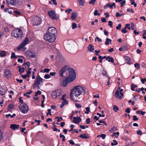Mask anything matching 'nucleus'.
<instances>
[{
	"label": "nucleus",
	"mask_w": 146,
	"mask_h": 146,
	"mask_svg": "<svg viewBox=\"0 0 146 146\" xmlns=\"http://www.w3.org/2000/svg\"><path fill=\"white\" fill-rule=\"evenodd\" d=\"M87 48L88 49V50L89 52H94L93 51L94 49V46L91 44H89Z\"/></svg>",
	"instance_id": "18"
},
{
	"label": "nucleus",
	"mask_w": 146,
	"mask_h": 146,
	"mask_svg": "<svg viewBox=\"0 0 146 146\" xmlns=\"http://www.w3.org/2000/svg\"><path fill=\"white\" fill-rule=\"evenodd\" d=\"M79 3V5H80L83 6L84 3V0H78Z\"/></svg>",
	"instance_id": "30"
},
{
	"label": "nucleus",
	"mask_w": 146,
	"mask_h": 146,
	"mask_svg": "<svg viewBox=\"0 0 146 146\" xmlns=\"http://www.w3.org/2000/svg\"><path fill=\"white\" fill-rule=\"evenodd\" d=\"M121 24H119L118 25V26L116 27V29L117 30L120 29L121 27Z\"/></svg>",
	"instance_id": "58"
},
{
	"label": "nucleus",
	"mask_w": 146,
	"mask_h": 146,
	"mask_svg": "<svg viewBox=\"0 0 146 146\" xmlns=\"http://www.w3.org/2000/svg\"><path fill=\"white\" fill-rule=\"evenodd\" d=\"M111 40L109 38H107L106 39V41L105 42V44L106 45H108L110 43H111Z\"/></svg>",
	"instance_id": "25"
},
{
	"label": "nucleus",
	"mask_w": 146,
	"mask_h": 146,
	"mask_svg": "<svg viewBox=\"0 0 146 146\" xmlns=\"http://www.w3.org/2000/svg\"><path fill=\"white\" fill-rule=\"evenodd\" d=\"M101 74L104 76H105L106 77H108V75L107 74L106 72L104 71L103 72L101 73Z\"/></svg>",
	"instance_id": "53"
},
{
	"label": "nucleus",
	"mask_w": 146,
	"mask_h": 146,
	"mask_svg": "<svg viewBox=\"0 0 146 146\" xmlns=\"http://www.w3.org/2000/svg\"><path fill=\"white\" fill-rule=\"evenodd\" d=\"M134 66L135 67L137 68V69L138 70L140 67L139 64L138 63H135L134 64Z\"/></svg>",
	"instance_id": "38"
},
{
	"label": "nucleus",
	"mask_w": 146,
	"mask_h": 146,
	"mask_svg": "<svg viewBox=\"0 0 146 146\" xmlns=\"http://www.w3.org/2000/svg\"><path fill=\"white\" fill-rule=\"evenodd\" d=\"M51 109H48V112L46 114L47 115H48L49 114H50V115H51Z\"/></svg>",
	"instance_id": "54"
},
{
	"label": "nucleus",
	"mask_w": 146,
	"mask_h": 146,
	"mask_svg": "<svg viewBox=\"0 0 146 146\" xmlns=\"http://www.w3.org/2000/svg\"><path fill=\"white\" fill-rule=\"evenodd\" d=\"M100 135L103 139H104L106 137V135L103 134H101Z\"/></svg>",
	"instance_id": "61"
},
{
	"label": "nucleus",
	"mask_w": 146,
	"mask_h": 146,
	"mask_svg": "<svg viewBox=\"0 0 146 146\" xmlns=\"http://www.w3.org/2000/svg\"><path fill=\"white\" fill-rule=\"evenodd\" d=\"M35 82L33 85V88H35L36 87H38L39 88L38 85L43 83V79L40 76H37L35 80Z\"/></svg>",
	"instance_id": "8"
},
{
	"label": "nucleus",
	"mask_w": 146,
	"mask_h": 146,
	"mask_svg": "<svg viewBox=\"0 0 146 146\" xmlns=\"http://www.w3.org/2000/svg\"><path fill=\"white\" fill-rule=\"evenodd\" d=\"M145 35L146 36V33H143V38L144 39H146V36H145Z\"/></svg>",
	"instance_id": "64"
},
{
	"label": "nucleus",
	"mask_w": 146,
	"mask_h": 146,
	"mask_svg": "<svg viewBox=\"0 0 146 146\" xmlns=\"http://www.w3.org/2000/svg\"><path fill=\"white\" fill-rule=\"evenodd\" d=\"M14 108V106L12 104H9L8 105V109L9 110L13 109Z\"/></svg>",
	"instance_id": "29"
},
{
	"label": "nucleus",
	"mask_w": 146,
	"mask_h": 146,
	"mask_svg": "<svg viewBox=\"0 0 146 146\" xmlns=\"http://www.w3.org/2000/svg\"><path fill=\"white\" fill-rule=\"evenodd\" d=\"M41 20L40 18L37 16H34L33 20V24L34 25H37L41 23Z\"/></svg>",
	"instance_id": "9"
},
{
	"label": "nucleus",
	"mask_w": 146,
	"mask_h": 146,
	"mask_svg": "<svg viewBox=\"0 0 146 146\" xmlns=\"http://www.w3.org/2000/svg\"><path fill=\"white\" fill-rule=\"evenodd\" d=\"M60 138H62V137H63V138H62V141H65V136L64 135H63L61 133H60Z\"/></svg>",
	"instance_id": "40"
},
{
	"label": "nucleus",
	"mask_w": 146,
	"mask_h": 146,
	"mask_svg": "<svg viewBox=\"0 0 146 146\" xmlns=\"http://www.w3.org/2000/svg\"><path fill=\"white\" fill-rule=\"evenodd\" d=\"M136 113L137 114H141L142 115H143L145 113V112H143L141 111L138 110L136 111Z\"/></svg>",
	"instance_id": "33"
},
{
	"label": "nucleus",
	"mask_w": 146,
	"mask_h": 146,
	"mask_svg": "<svg viewBox=\"0 0 146 146\" xmlns=\"http://www.w3.org/2000/svg\"><path fill=\"white\" fill-rule=\"evenodd\" d=\"M68 103V102L66 100H64L62 102V103L61 105H60V108H62L65 105V104H67Z\"/></svg>",
	"instance_id": "27"
},
{
	"label": "nucleus",
	"mask_w": 146,
	"mask_h": 146,
	"mask_svg": "<svg viewBox=\"0 0 146 146\" xmlns=\"http://www.w3.org/2000/svg\"><path fill=\"white\" fill-rule=\"evenodd\" d=\"M16 114L15 113H13L12 115H11L10 114H8L6 115V116L7 117H9V116H10L11 118H12L16 116Z\"/></svg>",
	"instance_id": "35"
},
{
	"label": "nucleus",
	"mask_w": 146,
	"mask_h": 146,
	"mask_svg": "<svg viewBox=\"0 0 146 146\" xmlns=\"http://www.w3.org/2000/svg\"><path fill=\"white\" fill-rule=\"evenodd\" d=\"M57 96H59V94H57V91H54L52 93L51 96L53 98H56Z\"/></svg>",
	"instance_id": "19"
},
{
	"label": "nucleus",
	"mask_w": 146,
	"mask_h": 146,
	"mask_svg": "<svg viewBox=\"0 0 146 146\" xmlns=\"http://www.w3.org/2000/svg\"><path fill=\"white\" fill-rule=\"evenodd\" d=\"M19 127V125H17L15 124H13L10 125V128L13 130L18 129Z\"/></svg>",
	"instance_id": "15"
},
{
	"label": "nucleus",
	"mask_w": 146,
	"mask_h": 146,
	"mask_svg": "<svg viewBox=\"0 0 146 146\" xmlns=\"http://www.w3.org/2000/svg\"><path fill=\"white\" fill-rule=\"evenodd\" d=\"M50 70L49 69L45 68L44 70V72L45 73H48L49 72Z\"/></svg>",
	"instance_id": "52"
},
{
	"label": "nucleus",
	"mask_w": 146,
	"mask_h": 146,
	"mask_svg": "<svg viewBox=\"0 0 146 146\" xmlns=\"http://www.w3.org/2000/svg\"><path fill=\"white\" fill-rule=\"evenodd\" d=\"M137 133L138 135H142V132L140 130H139L138 131H137Z\"/></svg>",
	"instance_id": "46"
},
{
	"label": "nucleus",
	"mask_w": 146,
	"mask_h": 146,
	"mask_svg": "<svg viewBox=\"0 0 146 146\" xmlns=\"http://www.w3.org/2000/svg\"><path fill=\"white\" fill-rule=\"evenodd\" d=\"M108 25L110 26V27H112V24H113V23L112 21H108Z\"/></svg>",
	"instance_id": "56"
},
{
	"label": "nucleus",
	"mask_w": 146,
	"mask_h": 146,
	"mask_svg": "<svg viewBox=\"0 0 146 146\" xmlns=\"http://www.w3.org/2000/svg\"><path fill=\"white\" fill-rule=\"evenodd\" d=\"M48 33L54 35L55 36H56V35H57V30L55 28L53 27H49L48 30Z\"/></svg>",
	"instance_id": "11"
},
{
	"label": "nucleus",
	"mask_w": 146,
	"mask_h": 146,
	"mask_svg": "<svg viewBox=\"0 0 146 146\" xmlns=\"http://www.w3.org/2000/svg\"><path fill=\"white\" fill-rule=\"evenodd\" d=\"M6 54V52L3 50L1 51L0 52V55L1 57H3L5 56Z\"/></svg>",
	"instance_id": "26"
},
{
	"label": "nucleus",
	"mask_w": 146,
	"mask_h": 146,
	"mask_svg": "<svg viewBox=\"0 0 146 146\" xmlns=\"http://www.w3.org/2000/svg\"><path fill=\"white\" fill-rule=\"evenodd\" d=\"M11 55V58H16L17 57H19V56H18L15 55V53L13 52H12ZM19 57H22V56H19Z\"/></svg>",
	"instance_id": "23"
},
{
	"label": "nucleus",
	"mask_w": 146,
	"mask_h": 146,
	"mask_svg": "<svg viewBox=\"0 0 146 146\" xmlns=\"http://www.w3.org/2000/svg\"><path fill=\"white\" fill-rule=\"evenodd\" d=\"M56 38V36L48 33H46L44 36V39L50 42H54Z\"/></svg>",
	"instance_id": "4"
},
{
	"label": "nucleus",
	"mask_w": 146,
	"mask_h": 146,
	"mask_svg": "<svg viewBox=\"0 0 146 146\" xmlns=\"http://www.w3.org/2000/svg\"><path fill=\"white\" fill-rule=\"evenodd\" d=\"M79 137L85 139H87L89 138V136H87L85 134H82L79 136Z\"/></svg>",
	"instance_id": "20"
},
{
	"label": "nucleus",
	"mask_w": 146,
	"mask_h": 146,
	"mask_svg": "<svg viewBox=\"0 0 146 146\" xmlns=\"http://www.w3.org/2000/svg\"><path fill=\"white\" fill-rule=\"evenodd\" d=\"M90 108L89 107H87L86 108V111L85 112V113L86 114H88L90 111Z\"/></svg>",
	"instance_id": "37"
},
{
	"label": "nucleus",
	"mask_w": 146,
	"mask_h": 146,
	"mask_svg": "<svg viewBox=\"0 0 146 146\" xmlns=\"http://www.w3.org/2000/svg\"><path fill=\"white\" fill-rule=\"evenodd\" d=\"M77 17L76 13L75 12H72V13L71 18L73 20H75Z\"/></svg>",
	"instance_id": "21"
},
{
	"label": "nucleus",
	"mask_w": 146,
	"mask_h": 146,
	"mask_svg": "<svg viewBox=\"0 0 146 146\" xmlns=\"http://www.w3.org/2000/svg\"><path fill=\"white\" fill-rule=\"evenodd\" d=\"M114 96L116 98H119L120 99H121L123 96L120 94L119 91L118 90L115 92Z\"/></svg>",
	"instance_id": "17"
},
{
	"label": "nucleus",
	"mask_w": 146,
	"mask_h": 146,
	"mask_svg": "<svg viewBox=\"0 0 146 146\" xmlns=\"http://www.w3.org/2000/svg\"><path fill=\"white\" fill-rule=\"evenodd\" d=\"M26 55L28 58H34L35 57V55L31 51H28L27 52Z\"/></svg>",
	"instance_id": "14"
},
{
	"label": "nucleus",
	"mask_w": 146,
	"mask_h": 146,
	"mask_svg": "<svg viewBox=\"0 0 146 146\" xmlns=\"http://www.w3.org/2000/svg\"><path fill=\"white\" fill-rule=\"evenodd\" d=\"M7 90L5 87H0V94L2 96L4 95Z\"/></svg>",
	"instance_id": "12"
},
{
	"label": "nucleus",
	"mask_w": 146,
	"mask_h": 146,
	"mask_svg": "<svg viewBox=\"0 0 146 146\" xmlns=\"http://www.w3.org/2000/svg\"><path fill=\"white\" fill-rule=\"evenodd\" d=\"M126 1L125 0L123 1L122 2L120 3L121 4V7H122L123 5H124L125 4V3Z\"/></svg>",
	"instance_id": "60"
},
{
	"label": "nucleus",
	"mask_w": 146,
	"mask_h": 146,
	"mask_svg": "<svg viewBox=\"0 0 146 146\" xmlns=\"http://www.w3.org/2000/svg\"><path fill=\"white\" fill-rule=\"evenodd\" d=\"M121 31L123 33H126L127 32V31L126 29H122L121 30Z\"/></svg>",
	"instance_id": "62"
},
{
	"label": "nucleus",
	"mask_w": 146,
	"mask_h": 146,
	"mask_svg": "<svg viewBox=\"0 0 146 146\" xmlns=\"http://www.w3.org/2000/svg\"><path fill=\"white\" fill-rule=\"evenodd\" d=\"M41 93V92L39 90H38L35 93V96H36L40 94Z\"/></svg>",
	"instance_id": "44"
},
{
	"label": "nucleus",
	"mask_w": 146,
	"mask_h": 146,
	"mask_svg": "<svg viewBox=\"0 0 146 146\" xmlns=\"http://www.w3.org/2000/svg\"><path fill=\"white\" fill-rule=\"evenodd\" d=\"M3 133L2 131L0 130V141L3 139Z\"/></svg>",
	"instance_id": "36"
},
{
	"label": "nucleus",
	"mask_w": 146,
	"mask_h": 146,
	"mask_svg": "<svg viewBox=\"0 0 146 146\" xmlns=\"http://www.w3.org/2000/svg\"><path fill=\"white\" fill-rule=\"evenodd\" d=\"M96 1V0H91L89 2V4H90L94 5Z\"/></svg>",
	"instance_id": "43"
},
{
	"label": "nucleus",
	"mask_w": 146,
	"mask_h": 146,
	"mask_svg": "<svg viewBox=\"0 0 146 146\" xmlns=\"http://www.w3.org/2000/svg\"><path fill=\"white\" fill-rule=\"evenodd\" d=\"M137 87V85L133 84H131V90L132 91H134V89Z\"/></svg>",
	"instance_id": "32"
},
{
	"label": "nucleus",
	"mask_w": 146,
	"mask_h": 146,
	"mask_svg": "<svg viewBox=\"0 0 146 146\" xmlns=\"http://www.w3.org/2000/svg\"><path fill=\"white\" fill-rule=\"evenodd\" d=\"M133 121H136L138 120V118L137 117L136 115H133Z\"/></svg>",
	"instance_id": "47"
},
{
	"label": "nucleus",
	"mask_w": 146,
	"mask_h": 146,
	"mask_svg": "<svg viewBox=\"0 0 146 146\" xmlns=\"http://www.w3.org/2000/svg\"><path fill=\"white\" fill-rule=\"evenodd\" d=\"M22 98L21 97H20L19 99V102L21 104H23V101L22 99Z\"/></svg>",
	"instance_id": "57"
},
{
	"label": "nucleus",
	"mask_w": 146,
	"mask_h": 146,
	"mask_svg": "<svg viewBox=\"0 0 146 146\" xmlns=\"http://www.w3.org/2000/svg\"><path fill=\"white\" fill-rule=\"evenodd\" d=\"M96 1V0H91L89 2V4H90L94 5Z\"/></svg>",
	"instance_id": "42"
},
{
	"label": "nucleus",
	"mask_w": 146,
	"mask_h": 146,
	"mask_svg": "<svg viewBox=\"0 0 146 146\" xmlns=\"http://www.w3.org/2000/svg\"><path fill=\"white\" fill-rule=\"evenodd\" d=\"M19 108L20 111L23 113H27L29 110L28 106L25 104L20 105Z\"/></svg>",
	"instance_id": "7"
},
{
	"label": "nucleus",
	"mask_w": 146,
	"mask_h": 146,
	"mask_svg": "<svg viewBox=\"0 0 146 146\" xmlns=\"http://www.w3.org/2000/svg\"><path fill=\"white\" fill-rule=\"evenodd\" d=\"M5 76L7 79L10 78L12 74L10 71L8 69H6L4 72Z\"/></svg>",
	"instance_id": "13"
},
{
	"label": "nucleus",
	"mask_w": 146,
	"mask_h": 146,
	"mask_svg": "<svg viewBox=\"0 0 146 146\" xmlns=\"http://www.w3.org/2000/svg\"><path fill=\"white\" fill-rule=\"evenodd\" d=\"M90 121V118H88L86 120V122L87 124H89Z\"/></svg>",
	"instance_id": "59"
},
{
	"label": "nucleus",
	"mask_w": 146,
	"mask_h": 146,
	"mask_svg": "<svg viewBox=\"0 0 146 146\" xmlns=\"http://www.w3.org/2000/svg\"><path fill=\"white\" fill-rule=\"evenodd\" d=\"M81 121V119L80 117L78 116L77 117H73V121L74 123H78Z\"/></svg>",
	"instance_id": "16"
},
{
	"label": "nucleus",
	"mask_w": 146,
	"mask_h": 146,
	"mask_svg": "<svg viewBox=\"0 0 146 146\" xmlns=\"http://www.w3.org/2000/svg\"><path fill=\"white\" fill-rule=\"evenodd\" d=\"M82 91L84 93L85 92V89L82 86L80 85L75 86L70 92V97L72 100L74 102H77V101L74 98V96L76 98L78 97L81 94Z\"/></svg>",
	"instance_id": "1"
},
{
	"label": "nucleus",
	"mask_w": 146,
	"mask_h": 146,
	"mask_svg": "<svg viewBox=\"0 0 146 146\" xmlns=\"http://www.w3.org/2000/svg\"><path fill=\"white\" fill-rule=\"evenodd\" d=\"M50 77V76L49 74H45L44 76V78L46 79H48Z\"/></svg>",
	"instance_id": "48"
},
{
	"label": "nucleus",
	"mask_w": 146,
	"mask_h": 146,
	"mask_svg": "<svg viewBox=\"0 0 146 146\" xmlns=\"http://www.w3.org/2000/svg\"><path fill=\"white\" fill-rule=\"evenodd\" d=\"M19 71L21 73L24 72L25 71V68H21V66H18Z\"/></svg>",
	"instance_id": "22"
},
{
	"label": "nucleus",
	"mask_w": 146,
	"mask_h": 146,
	"mask_svg": "<svg viewBox=\"0 0 146 146\" xmlns=\"http://www.w3.org/2000/svg\"><path fill=\"white\" fill-rule=\"evenodd\" d=\"M11 35L16 38H21L23 37V32L18 28L15 29L12 32Z\"/></svg>",
	"instance_id": "3"
},
{
	"label": "nucleus",
	"mask_w": 146,
	"mask_h": 146,
	"mask_svg": "<svg viewBox=\"0 0 146 146\" xmlns=\"http://www.w3.org/2000/svg\"><path fill=\"white\" fill-rule=\"evenodd\" d=\"M14 13L16 15H20L21 13L18 11L15 10L13 11Z\"/></svg>",
	"instance_id": "45"
},
{
	"label": "nucleus",
	"mask_w": 146,
	"mask_h": 146,
	"mask_svg": "<svg viewBox=\"0 0 146 146\" xmlns=\"http://www.w3.org/2000/svg\"><path fill=\"white\" fill-rule=\"evenodd\" d=\"M58 119L57 121L58 122H60L63 120L62 118L61 117H55V119Z\"/></svg>",
	"instance_id": "49"
},
{
	"label": "nucleus",
	"mask_w": 146,
	"mask_h": 146,
	"mask_svg": "<svg viewBox=\"0 0 146 146\" xmlns=\"http://www.w3.org/2000/svg\"><path fill=\"white\" fill-rule=\"evenodd\" d=\"M117 129V128L116 127H114L110 129V131L111 132H112L113 131H115Z\"/></svg>",
	"instance_id": "50"
},
{
	"label": "nucleus",
	"mask_w": 146,
	"mask_h": 146,
	"mask_svg": "<svg viewBox=\"0 0 146 146\" xmlns=\"http://www.w3.org/2000/svg\"><path fill=\"white\" fill-rule=\"evenodd\" d=\"M70 69H73L70 68H68L66 66H64L62 68L59 72V75L60 76L63 77V74H66L67 73V71H68L69 75H70L71 72V70H70Z\"/></svg>",
	"instance_id": "6"
},
{
	"label": "nucleus",
	"mask_w": 146,
	"mask_h": 146,
	"mask_svg": "<svg viewBox=\"0 0 146 146\" xmlns=\"http://www.w3.org/2000/svg\"><path fill=\"white\" fill-rule=\"evenodd\" d=\"M121 16V14H119L118 12L116 13L115 16L116 17H120Z\"/></svg>",
	"instance_id": "55"
},
{
	"label": "nucleus",
	"mask_w": 146,
	"mask_h": 146,
	"mask_svg": "<svg viewBox=\"0 0 146 146\" xmlns=\"http://www.w3.org/2000/svg\"><path fill=\"white\" fill-rule=\"evenodd\" d=\"M71 71V72L69 75V76L67 77L65 80H64L61 83L62 85L64 87L66 86L70 82L74 81L76 78V73L74 69H70Z\"/></svg>",
	"instance_id": "2"
},
{
	"label": "nucleus",
	"mask_w": 146,
	"mask_h": 146,
	"mask_svg": "<svg viewBox=\"0 0 146 146\" xmlns=\"http://www.w3.org/2000/svg\"><path fill=\"white\" fill-rule=\"evenodd\" d=\"M48 14L53 19L57 20L58 17L56 14L55 11L51 10L48 11Z\"/></svg>",
	"instance_id": "10"
},
{
	"label": "nucleus",
	"mask_w": 146,
	"mask_h": 146,
	"mask_svg": "<svg viewBox=\"0 0 146 146\" xmlns=\"http://www.w3.org/2000/svg\"><path fill=\"white\" fill-rule=\"evenodd\" d=\"M108 60H107L109 62H111L112 63H113L114 62V60L113 58L111 57L110 56H108Z\"/></svg>",
	"instance_id": "24"
},
{
	"label": "nucleus",
	"mask_w": 146,
	"mask_h": 146,
	"mask_svg": "<svg viewBox=\"0 0 146 146\" xmlns=\"http://www.w3.org/2000/svg\"><path fill=\"white\" fill-rule=\"evenodd\" d=\"M113 110L115 112L119 110V108L117 107V106L115 105H114L113 106Z\"/></svg>",
	"instance_id": "34"
},
{
	"label": "nucleus",
	"mask_w": 146,
	"mask_h": 146,
	"mask_svg": "<svg viewBox=\"0 0 146 146\" xmlns=\"http://www.w3.org/2000/svg\"><path fill=\"white\" fill-rule=\"evenodd\" d=\"M141 81L142 82V83L143 84H144L145 83V81H146V78H144L143 79H141Z\"/></svg>",
	"instance_id": "63"
},
{
	"label": "nucleus",
	"mask_w": 146,
	"mask_h": 146,
	"mask_svg": "<svg viewBox=\"0 0 146 146\" xmlns=\"http://www.w3.org/2000/svg\"><path fill=\"white\" fill-rule=\"evenodd\" d=\"M77 27V25L75 23H73L72 25V28L73 29H74Z\"/></svg>",
	"instance_id": "39"
},
{
	"label": "nucleus",
	"mask_w": 146,
	"mask_h": 146,
	"mask_svg": "<svg viewBox=\"0 0 146 146\" xmlns=\"http://www.w3.org/2000/svg\"><path fill=\"white\" fill-rule=\"evenodd\" d=\"M130 60V58H129L126 56L125 57V60L126 61V62L127 63V64H130V61L129 60Z\"/></svg>",
	"instance_id": "31"
},
{
	"label": "nucleus",
	"mask_w": 146,
	"mask_h": 146,
	"mask_svg": "<svg viewBox=\"0 0 146 146\" xmlns=\"http://www.w3.org/2000/svg\"><path fill=\"white\" fill-rule=\"evenodd\" d=\"M28 38L26 37L23 41L20 44L17 48V49L19 50L23 49V50H25L27 49V48L25 47V46L27 44L28 42Z\"/></svg>",
	"instance_id": "5"
},
{
	"label": "nucleus",
	"mask_w": 146,
	"mask_h": 146,
	"mask_svg": "<svg viewBox=\"0 0 146 146\" xmlns=\"http://www.w3.org/2000/svg\"><path fill=\"white\" fill-rule=\"evenodd\" d=\"M109 7H110V8L111 9L112 8V7L111 5V4L110 3H108V4H106L104 6V9H107Z\"/></svg>",
	"instance_id": "28"
},
{
	"label": "nucleus",
	"mask_w": 146,
	"mask_h": 146,
	"mask_svg": "<svg viewBox=\"0 0 146 146\" xmlns=\"http://www.w3.org/2000/svg\"><path fill=\"white\" fill-rule=\"evenodd\" d=\"M98 11L97 10H96L95 11L94 13V15L95 16H100V13H98Z\"/></svg>",
	"instance_id": "41"
},
{
	"label": "nucleus",
	"mask_w": 146,
	"mask_h": 146,
	"mask_svg": "<svg viewBox=\"0 0 146 146\" xmlns=\"http://www.w3.org/2000/svg\"><path fill=\"white\" fill-rule=\"evenodd\" d=\"M113 141L115 143H111V145L113 146L114 145H117L118 143L116 140H113Z\"/></svg>",
	"instance_id": "51"
}]
</instances>
